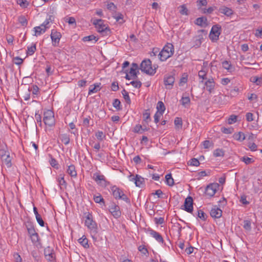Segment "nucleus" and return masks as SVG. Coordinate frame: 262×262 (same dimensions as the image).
I'll use <instances>...</instances> for the list:
<instances>
[{
    "label": "nucleus",
    "mask_w": 262,
    "mask_h": 262,
    "mask_svg": "<svg viewBox=\"0 0 262 262\" xmlns=\"http://www.w3.org/2000/svg\"><path fill=\"white\" fill-rule=\"evenodd\" d=\"M84 215L85 218L84 225L88 228L93 241H97L98 237V225L94 220L91 213L85 212Z\"/></svg>",
    "instance_id": "obj_1"
},
{
    "label": "nucleus",
    "mask_w": 262,
    "mask_h": 262,
    "mask_svg": "<svg viewBox=\"0 0 262 262\" xmlns=\"http://www.w3.org/2000/svg\"><path fill=\"white\" fill-rule=\"evenodd\" d=\"M174 52V46L172 43H167L158 54L161 61L166 60L171 57Z\"/></svg>",
    "instance_id": "obj_2"
},
{
    "label": "nucleus",
    "mask_w": 262,
    "mask_h": 262,
    "mask_svg": "<svg viewBox=\"0 0 262 262\" xmlns=\"http://www.w3.org/2000/svg\"><path fill=\"white\" fill-rule=\"evenodd\" d=\"M157 68L158 66H152L150 59L144 60L140 64L141 70L150 75H153L156 73Z\"/></svg>",
    "instance_id": "obj_3"
},
{
    "label": "nucleus",
    "mask_w": 262,
    "mask_h": 262,
    "mask_svg": "<svg viewBox=\"0 0 262 262\" xmlns=\"http://www.w3.org/2000/svg\"><path fill=\"white\" fill-rule=\"evenodd\" d=\"M97 28V31L103 35H107L110 30L108 26L104 24V21L101 19H95L93 23Z\"/></svg>",
    "instance_id": "obj_4"
},
{
    "label": "nucleus",
    "mask_w": 262,
    "mask_h": 262,
    "mask_svg": "<svg viewBox=\"0 0 262 262\" xmlns=\"http://www.w3.org/2000/svg\"><path fill=\"white\" fill-rule=\"evenodd\" d=\"M43 120L46 125L49 126H53L55 124L54 113L51 110H48L45 112Z\"/></svg>",
    "instance_id": "obj_5"
},
{
    "label": "nucleus",
    "mask_w": 262,
    "mask_h": 262,
    "mask_svg": "<svg viewBox=\"0 0 262 262\" xmlns=\"http://www.w3.org/2000/svg\"><path fill=\"white\" fill-rule=\"evenodd\" d=\"M221 27L218 25H213L209 34V38L212 41H216L221 33Z\"/></svg>",
    "instance_id": "obj_6"
},
{
    "label": "nucleus",
    "mask_w": 262,
    "mask_h": 262,
    "mask_svg": "<svg viewBox=\"0 0 262 262\" xmlns=\"http://www.w3.org/2000/svg\"><path fill=\"white\" fill-rule=\"evenodd\" d=\"M44 255L48 262H56L55 254L51 247L48 246L45 249Z\"/></svg>",
    "instance_id": "obj_7"
},
{
    "label": "nucleus",
    "mask_w": 262,
    "mask_h": 262,
    "mask_svg": "<svg viewBox=\"0 0 262 262\" xmlns=\"http://www.w3.org/2000/svg\"><path fill=\"white\" fill-rule=\"evenodd\" d=\"M219 185L217 183H212L208 185L205 189V193L209 196H213L216 193Z\"/></svg>",
    "instance_id": "obj_8"
},
{
    "label": "nucleus",
    "mask_w": 262,
    "mask_h": 262,
    "mask_svg": "<svg viewBox=\"0 0 262 262\" xmlns=\"http://www.w3.org/2000/svg\"><path fill=\"white\" fill-rule=\"evenodd\" d=\"M61 37V34L60 32L54 30H52L51 38L52 41V45L54 47H57L58 46Z\"/></svg>",
    "instance_id": "obj_9"
},
{
    "label": "nucleus",
    "mask_w": 262,
    "mask_h": 262,
    "mask_svg": "<svg viewBox=\"0 0 262 262\" xmlns=\"http://www.w3.org/2000/svg\"><path fill=\"white\" fill-rule=\"evenodd\" d=\"M109 211L113 216L116 219L119 217L121 215L120 207L114 202L112 203L110 206Z\"/></svg>",
    "instance_id": "obj_10"
},
{
    "label": "nucleus",
    "mask_w": 262,
    "mask_h": 262,
    "mask_svg": "<svg viewBox=\"0 0 262 262\" xmlns=\"http://www.w3.org/2000/svg\"><path fill=\"white\" fill-rule=\"evenodd\" d=\"M186 211L191 213L193 211V199L191 196H188L186 198L184 204V208Z\"/></svg>",
    "instance_id": "obj_11"
},
{
    "label": "nucleus",
    "mask_w": 262,
    "mask_h": 262,
    "mask_svg": "<svg viewBox=\"0 0 262 262\" xmlns=\"http://www.w3.org/2000/svg\"><path fill=\"white\" fill-rule=\"evenodd\" d=\"M206 89L209 93H211L214 91L215 83L212 77L209 78L204 82Z\"/></svg>",
    "instance_id": "obj_12"
},
{
    "label": "nucleus",
    "mask_w": 262,
    "mask_h": 262,
    "mask_svg": "<svg viewBox=\"0 0 262 262\" xmlns=\"http://www.w3.org/2000/svg\"><path fill=\"white\" fill-rule=\"evenodd\" d=\"M175 81V78L171 75H165L164 78V83L167 89H171L172 88Z\"/></svg>",
    "instance_id": "obj_13"
},
{
    "label": "nucleus",
    "mask_w": 262,
    "mask_h": 262,
    "mask_svg": "<svg viewBox=\"0 0 262 262\" xmlns=\"http://www.w3.org/2000/svg\"><path fill=\"white\" fill-rule=\"evenodd\" d=\"M129 179L131 181H134L135 184L137 187H141L144 182V179L138 174H136L135 177L133 174L129 176Z\"/></svg>",
    "instance_id": "obj_14"
},
{
    "label": "nucleus",
    "mask_w": 262,
    "mask_h": 262,
    "mask_svg": "<svg viewBox=\"0 0 262 262\" xmlns=\"http://www.w3.org/2000/svg\"><path fill=\"white\" fill-rule=\"evenodd\" d=\"M210 214L214 219H219L222 215V210L216 206H214L211 209Z\"/></svg>",
    "instance_id": "obj_15"
},
{
    "label": "nucleus",
    "mask_w": 262,
    "mask_h": 262,
    "mask_svg": "<svg viewBox=\"0 0 262 262\" xmlns=\"http://www.w3.org/2000/svg\"><path fill=\"white\" fill-rule=\"evenodd\" d=\"M93 179L98 184L106 186L107 181L105 179V177L103 175H101L98 173H94Z\"/></svg>",
    "instance_id": "obj_16"
},
{
    "label": "nucleus",
    "mask_w": 262,
    "mask_h": 262,
    "mask_svg": "<svg viewBox=\"0 0 262 262\" xmlns=\"http://www.w3.org/2000/svg\"><path fill=\"white\" fill-rule=\"evenodd\" d=\"M219 12L229 17L233 14V11L232 9L225 6L220 7L218 10Z\"/></svg>",
    "instance_id": "obj_17"
},
{
    "label": "nucleus",
    "mask_w": 262,
    "mask_h": 262,
    "mask_svg": "<svg viewBox=\"0 0 262 262\" xmlns=\"http://www.w3.org/2000/svg\"><path fill=\"white\" fill-rule=\"evenodd\" d=\"M205 32L206 31L204 30H200L198 31V33L200 34L194 37L195 43L194 46L199 47L201 46L202 43V40L203 39V36L202 33Z\"/></svg>",
    "instance_id": "obj_18"
},
{
    "label": "nucleus",
    "mask_w": 262,
    "mask_h": 262,
    "mask_svg": "<svg viewBox=\"0 0 262 262\" xmlns=\"http://www.w3.org/2000/svg\"><path fill=\"white\" fill-rule=\"evenodd\" d=\"M148 231L150 235H151L154 238L156 239L158 242L163 243L164 242L163 238L162 236L157 232V231L151 229H149Z\"/></svg>",
    "instance_id": "obj_19"
},
{
    "label": "nucleus",
    "mask_w": 262,
    "mask_h": 262,
    "mask_svg": "<svg viewBox=\"0 0 262 262\" xmlns=\"http://www.w3.org/2000/svg\"><path fill=\"white\" fill-rule=\"evenodd\" d=\"M1 160L3 162V164H4L7 168H10L11 167L12 158L10 157L9 154L2 156V158H1Z\"/></svg>",
    "instance_id": "obj_20"
},
{
    "label": "nucleus",
    "mask_w": 262,
    "mask_h": 262,
    "mask_svg": "<svg viewBox=\"0 0 262 262\" xmlns=\"http://www.w3.org/2000/svg\"><path fill=\"white\" fill-rule=\"evenodd\" d=\"M113 195L116 199H120L122 193L123 192L120 189L116 186H113L111 187Z\"/></svg>",
    "instance_id": "obj_21"
},
{
    "label": "nucleus",
    "mask_w": 262,
    "mask_h": 262,
    "mask_svg": "<svg viewBox=\"0 0 262 262\" xmlns=\"http://www.w3.org/2000/svg\"><path fill=\"white\" fill-rule=\"evenodd\" d=\"M138 68V66L136 63H133L132 64V67L130 69L129 73L130 76L132 77L133 79H136L137 78V70Z\"/></svg>",
    "instance_id": "obj_22"
},
{
    "label": "nucleus",
    "mask_w": 262,
    "mask_h": 262,
    "mask_svg": "<svg viewBox=\"0 0 262 262\" xmlns=\"http://www.w3.org/2000/svg\"><path fill=\"white\" fill-rule=\"evenodd\" d=\"M195 24L202 27H206L207 25V19L205 17H198L195 20Z\"/></svg>",
    "instance_id": "obj_23"
},
{
    "label": "nucleus",
    "mask_w": 262,
    "mask_h": 262,
    "mask_svg": "<svg viewBox=\"0 0 262 262\" xmlns=\"http://www.w3.org/2000/svg\"><path fill=\"white\" fill-rule=\"evenodd\" d=\"M79 243L85 249L89 248V245L88 244V239L86 237L83 235L78 239Z\"/></svg>",
    "instance_id": "obj_24"
},
{
    "label": "nucleus",
    "mask_w": 262,
    "mask_h": 262,
    "mask_svg": "<svg viewBox=\"0 0 262 262\" xmlns=\"http://www.w3.org/2000/svg\"><path fill=\"white\" fill-rule=\"evenodd\" d=\"M67 172L72 177H76L77 176V172L74 165H71L68 166Z\"/></svg>",
    "instance_id": "obj_25"
},
{
    "label": "nucleus",
    "mask_w": 262,
    "mask_h": 262,
    "mask_svg": "<svg viewBox=\"0 0 262 262\" xmlns=\"http://www.w3.org/2000/svg\"><path fill=\"white\" fill-rule=\"evenodd\" d=\"M233 137L235 140L239 141H242L245 139L244 134L241 132L235 133Z\"/></svg>",
    "instance_id": "obj_26"
},
{
    "label": "nucleus",
    "mask_w": 262,
    "mask_h": 262,
    "mask_svg": "<svg viewBox=\"0 0 262 262\" xmlns=\"http://www.w3.org/2000/svg\"><path fill=\"white\" fill-rule=\"evenodd\" d=\"M59 138L61 141L65 144L68 145L69 144L70 139L69 136L66 134H61L60 135Z\"/></svg>",
    "instance_id": "obj_27"
},
{
    "label": "nucleus",
    "mask_w": 262,
    "mask_h": 262,
    "mask_svg": "<svg viewBox=\"0 0 262 262\" xmlns=\"http://www.w3.org/2000/svg\"><path fill=\"white\" fill-rule=\"evenodd\" d=\"M166 183L169 186H172L174 185V180L172 178L171 173H169L165 176Z\"/></svg>",
    "instance_id": "obj_28"
},
{
    "label": "nucleus",
    "mask_w": 262,
    "mask_h": 262,
    "mask_svg": "<svg viewBox=\"0 0 262 262\" xmlns=\"http://www.w3.org/2000/svg\"><path fill=\"white\" fill-rule=\"evenodd\" d=\"M157 112L160 113L161 114H163L165 110V107L163 102L159 101L157 106Z\"/></svg>",
    "instance_id": "obj_29"
},
{
    "label": "nucleus",
    "mask_w": 262,
    "mask_h": 262,
    "mask_svg": "<svg viewBox=\"0 0 262 262\" xmlns=\"http://www.w3.org/2000/svg\"><path fill=\"white\" fill-rule=\"evenodd\" d=\"M99 85L98 84H95L94 86L91 85L89 90V95L97 92L99 90Z\"/></svg>",
    "instance_id": "obj_30"
},
{
    "label": "nucleus",
    "mask_w": 262,
    "mask_h": 262,
    "mask_svg": "<svg viewBox=\"0 0 262 262\" xmlns=\"http://www.w3.org/2000/svg\"><path fill=\"white\" fill-rule=\"evenodd\" d=\"M113 17L116 19V21L118 22L120 24H122L125 22L123 19V15L121 13H118L116 15L114 16Z\"/></svg>",
    "instance_id": "obj_31"
},
{
    "label": "nucleus",
    "mask_w": 262,
    "mask_h": 262,
    "mask_svg": "<svg viewBox=\"0 0 262 262\" xmlns=\"http://www.w3.org/2000/svg\"><path fill=\"white\" fill-rule=\"evenodd\" d=\"M121 93L126 102L127 104H130L131 100L128 95V93L125 89H123Z\"/></svg>",
    "instance_id": "obj_32"
},
{
    "label": "nucleus",
    "mask_w": 262,
    "mask_h": 262,
    "mask_svg": "<svg viewBox=\"0 0 262 262\" xmlns=\"http://www.w3.org/2000/svg\"><path fill=\"white\" fill-rule=\"evenodd\" d=\"M98 38H97L94 35H91L89 36H85L82 38V40L83 41H91L94 40V43H95L98 40Z\"/></svg>",
    "instance_id": "obj_33"
},
{
    "label": "nucleus",
    "mask_w": 262,
    "mask_h": 262,
    "mask_svg": "<svg viewBox=\"0 0 262 262\" xmlns=\"http://www.w3.org/2000/svg\"><path fill=\"white\" fill-rule=\"evenodd\" d=\"M222 66L223 68L230 72L233 69L231 63H230V62L227 60H225L222 62Z\"/></svg>",
    "instance_id": "obj_34"
},
{
    "label": "nucleus",
    "mask_w": 262,
    "mask_h": 262,
    "mask_svg": "<svg viewBox=\"0 0 262 262\" xmlns=\"http://www.w3.org/2000/svg\"><path fill=\"white\" fill-rule=\"evenodd\" d=\"M26 227L30 236L33 235V234L37 233L35 230L33 225H32L31 224H29L28 225L26 226Z\"/></svg>",
    "instance_id": "obj_35"
},
{
    "label": "nucleus",
    "mask_w": 262,
    "mask_h": 262,
    "mask_svg": "<svg viewBox=\"0 0 262 262\" xmlns=\"http://www.w3.org/2000/svg\"><path fill=\"white\" fill-rule=\"evenodd\" d=\"M198 76L200 79H202V80L200 82L201 83L204 82V80H207V73L204 70H200L198 73Z\"/></svg>",
    "instance_id": "obj_36"
},
{
    "label": "nucleus",
    "mask_w": 262,
    "mask_h": 262,
    "mask_svg": "<svg viewBox=\"0 0 262 262\" xmlns=\"http://www.w3.org/2000/svg\"><path fill=\"white\" fill-rule=\"evenodd\" d=\"M143 120L148 123L150 121V113L149 110H146L143 113Z\"/></svg>",
    "instance_id": "obj_37"
},
{
    "label": "nucleus",
    "mask_w": 262,
    "mask_h": 262,
    "mask_svg": "<svg viewBox=\"0 0 262 262\" xmlns=\"http://www.w3.org/2000/svg\"><path fill=\"white\" fill-rule=\"evenodd\" d=\"M36 50V45L34 44L30 47L27 48V54L28 55H33Z\"/></svg>",
    "instance_id": "obj_38"
},
{
    "label": "nucleus",
    "mask_w": 262,
    "mask_h": 262,
    "mask_svg": "<svg viewBox=\"0 0 262 262\" xmlns=\"http://www.w3.org/2000/svg\"><path fill=\"white\" fill-rule=\"evenodd\" d=\"M179 9V12L181 14L185 15H188V10L185 5L180 6Z\"/></svg>",
    "instance_id": "obj_39"
},
{
    "label": "nucleus",
    "mask_w": 262,
    "mask_h": 262,
    "mask_svg": "<svg viewBox=\"0 0 262 262\" xmlns=\"http://www.w3.org/2000/svg\"><path fill=\"white\" fill-rule=\"evenodd\" d=\"M93 199L96 203H102L103 204H104V199H103V198L102 197V196L100 194L98 193V195H94V197H93Z\"/></svg>",
    "instance_id": "obj_40"
},
{
    "label": "nucleus",
    "mask_w": 262,
    "mask_h": 262,
    "mask_svg": "<svg viewBox=\"0 0 262 262\" xmlns=\"http://www.w3.org/2000/svg\"><path fill=\"white\" fill-rule=\"evenodd\" d=\"M35 30V36L40 35V34L44 33L45 32V29H41V27L37 26L34 28Z\"/></svg>",
    "instance_id": "obj_41"
},
{
    "label": "nucleus",
    "mask_w": 262,
    "mask_h": 262,
    "mask_svg": "<svg viewBox=\"0 0 262 262\" xmlns=\"http://www.w3.org/2000/svg\"><path fill=\"white\" fill-rule=\"evenodd\" d=\"M58 181L60 185L66 186L67 183L64 179V174L60 173L58 176Z\"/></svg>",
    "instance_id": "obj_42"
},
{
    "label": "nucleus",
    "mask_w": 262,
    "mask_h": 262,
    "mask_svg": "<svg viewBox=\"0 0 262 262\" xmlns=\"http://www.w3.org/2000/svg\"><path fill=\"white\" fill-rule=\"evenodd\" d=\"M174 125H175L176 127L177 128H179H179H182V119L181 118L177 117L174 119Z\"/></svg>",
    "instance_id": "obj_43"
},
{
    "label": "nucleus",
    "mask_w": 262,
    "mask_h": 262,
    "mask_svg": "<svg viewBox=\"0 0 262 262\" xmlns=\"http://www.w3.org/2000/svg\"><path fill=\"white\" fill-rule=\"evenodd\" d=\"M113 105L117 110H121V102L120 100L118 99H115L114 100V101L113 102Z\"/></svg>",
    "instance_id": "obj_44"
},
{
    "label": "nucleus",
    "mask_w": 262,
    "mask_h": 262,
    "mask_svg": "<svg viewBox=\"0 0 262 262\" xmlns=\"http://www.w3.org/2000/svg\"><path fill=\"white\" fill-rule=\"evenodd\" d=\"M251 222L249 220H245L244 221V228L247 231H251Z\"/></svg>",
    "instance_id": "obj_45"
},
{
    "label": "nucleus",
    "mask_w": 262,
    "mask_h": 262,
    "mask_svg": "<svg viewBox=\"0 0 262 262\" xmlns=\"http://www.w3.org/2000/svg\"><path fill=\"white\" fill-rule=\"evenodd\" d=\"M127 84H131L135 88H140L142 85V83L139 80H133L129 83H127Z\"/></svg>",
    "instance_id": "obj_46"
},
{
    "label": "nucleus",
    "mask_w": 262,
    "mask_h": 262,
    "mask_svg": "<svg viewBox=\"0 0 262 262\" xmlns=\"http://www.w3.org/2000/svg\"><path fill=\"white\" fill-rule=\"evenodd\" d=\"M233 128L231 127L229 128L223 127L221 128L222 132L225 134H231L233 132Z\"/></svg>",
    "instance_id": "obj_47"
},
{
    "label": "nucleus",
    "mask_w": 262,
    "mask_h": 262,
    "mask_svg": "<svg viewBox=\"0 0 262 262\" xmlns=\"http://www.w3.org/2000/svg\"><path fill=\"white\" fill-rule=\"evenodd\" d=\"M95 136L97 139L100 141L103 140V139L105 138V135L104 134L102 131H98L96 133Z\"/></svg>",
    "instance_id": "obj_48"
},
{
    "label": "nucleus",
    "mask_w": 262,
    "mask_h": 262,
    "mask_svg": "<svg viewBox=\"0 0 262 262\" xmlns=\"http://www.w3.org/2000/svg\"><path fill=\"white\" fill-rule=\"evenodd\" d=\"M18 20L19 23L23 26H26L27 25V20L25 16H20L18 18Z\"/></svg>",
    "instance_id": "obj_49"
},
{
    "label": "nucleus",
    "mask_w": 262,
    "mask_h": 262,
    "mask_svg": "<svg viewBox=\"0 0 262 262\" xmlns=\"http://www.w3.org/2000/svg\"><path fill=\"white\" fill-rule=\"evenodd\" d=\"M213 155L215 157H223L224 152L222 149H216L214 151Z\"/></svg>",
    "instance_id": "obj_50"
},
{
    "label": "nucleus",
    "mask_w": 262,
    "mask_h": 262,
    "mask_svg": "<svg viewBox=\"0 0 262 262\" xmlns=\"http://www.w3.org/2000/svg\"><path fill=\"white\" fill-rule=\"evenodd\" d=\"M241 161L244 162L246 164H249L254 162L253 159L247 157H243L241 159Z\"/></svg>",
    "instance_id": "obj_51"
},
{
    "label": "nucleus",
    "mask_w": 262,
    "mask_h": 262,
    "mask_svg": "<svg viewBox=\"0 0 262 262\" xmlns=\"http://www.w3.org/2000/svg\"><path fill=\"white\" fill-rule=\"evenodd\" d=\"M188 164L191 166H198L200 165V162L198 159L193 158L189 161Z\"/></svg>",
    "instance_id": "obj_52"
},
{
    "label": "nucleus",
    "mask_w": 262,
    "mask_h": 262,
    "mask_svg": "<svg viewBox=\"0 0 262 262\" xmlns=\"http://www.w3.org/2000/svg\"><path fill=\"white\" fill-rule=\"evenodd\" d=\"M181 103L183 105L185 106L190 103V100L188 96H183L181 100Z\"/></svg>",
    "instance_id": "obj_53"
},
{
    "label": "nucleus",
    "mask_w": 262,
    "mask_h": 262,
    "mask_svg": "<svg viewBox=\"0 0 262 262\" xmlns=\"http://www.w3.org/2000/svg\"><path fill=\"white\" fill-rule=\"evenodd\" d=\"M198 217L202 220L205 221L207 217V215L201 210H199L198 211Z\"/></svg>",
    "instance_id": "obj_54"
},
{
    "label": "nucleus",
    "mask_w": 262,
    "mask_h": 262,
    "mask_svg": "<svg viewBox=\"0 0 262 262\" xmlns=\"http://www.w3.org/2000/svg\"><path fill=\"white\" fill-rule=\"evenodd\" d=\"M251 81L253 82L256 83V84L259 85L262 83V78L254 76L251 77Z\"/></svg>",
    "instance_id": "obj_55"
},
{
    "label": "nucleus",
    "mask_w": 262,
    "mask_h": 262,
    "mask_svg": "<svg viewBox=\"0 0 262 262\" xmlns=\"http://www.w3.org/2000/svg\"><path fill=\"white\" fill-rule=\"evenodd\" d=\"M237 121V116L234 115H231L228 119V123L232 124L236 122Z\"/></svg>",
    "instance_id": "obj_56"
},
{
    "label": "nucleus",
    "mask_w": 262,
    "mask_h": 262,
    "mask_svg": "<svg viewBox=\"0 0 262 262\" xmlns=\"http://www.w3.org/2000/svg\"><path fill=\"white\" fill-rule=\"evenodd\" d=\"M138 250L144 255L148 254V251L144 245L139 246Z\"/></svg>",
    "instance_id": "obj_57"
},
{
    "label": "nucleus",
    "mask_w": 262,
    "mask_h": 262,
    "mask_svg": "<svg viewBox=\"0 0 262 262\" xmlns=\"http://www.w3.org/2000/svg\"><path fill=\"white\" fill-rule=\"evenodd\" d=\"M35 217H36L37 222L39 224V225L41 227H43L45 226V222L43 221L41 215L39 214L38 216H36Z\"/></svg>",
    "instance_id": "obj_58"
},
{
    "label": "nucleus",
    "mask_w": 262,
    "mask_h": 262,
    "mask_svg": "<svg viewBox=\"0 0 262 262\" xmlns=\"http://www.w3.org/2000/svg\"><path fill=\"white\" fill-rule=\"evenodd\" d=\"M30 236L32 242L33 243H36L37 242H38L39 236H38V234L37 233L33 234V235H31Z\"/></svg>",
    "instance_id": "obj_59"
},
{
    "label": "nucleus",
    "mask_w": 262,
    "mask_h": 262,
    "mask_svg": "<svg viewBox=\"0 0 262 262\" xmlns=\"http://www.w3.org/2000/svg\"><path fill=\"white\" fill-rule=\"evenodd\" d=\"M18 4H19L21 7L26 8L28 5L27 1L26 0H18L17 1Z\"/></svg>",
    "instance_id": "obj_60"
},
{
    "label": "nucleus",
    "mask_w": 262,
    "mask_h": 262,
    "mask_svg": "<svg viewBox=\"0 0 262 262\" xmlns=\"http://www.w3.org/2000/svg\"><path fill=\"white\" fill-rule=\"evenodd\" d=\"M120 199H122V200L124 201L128 204H130L129 199L123 192L122 193L121 197L120 198Z\"/></svg>",
    "instance_id": "obj_61"
},
{
    "label": "nucleus",
    "mask_w": 262,
    "mask_h": 262,
    "mask_svg": "<svg viewBox=\"0 0 262 262\" xmlns=\"http://www.w3.org/2000/svg\"><path fill=\"white\" fill-rule=\"evenodd\" d=\"M111 89L113 91H117L119 90V86L117 82H113L111 85Z\"/></svg>",
    "instance_id": "obj_62"
},
{
    "label": "nucleus",
    "mask_w": 262,
    "mask_h": 262,
    "mask_svg": "<svg viewBox=\"0 0 262 262\" xmlns=\"http://www.w3.org/2000/svg\"><path fill=\"white\" fill-rule=\"evenodd\" d=\"M13 257L15 262H22V259L18 253H15L13 254Z\"/></svg>",
    "instance_id": "obj_63"
},
{
    "label": "nucleus",
    "mask_w": 262,
    "mask_h": 262,
    "mask_svg": "<svg viewBox=\"0 0 262 262\" xmlns=\"http://www.w3.org/2000/svg\"><path fill=\"white\" fill-rule=\"evenodd\" d=\"M66 21L68 22L70 25L76 24L75 19L73 17H70L66 18Z\"/></svg>",
    "instance_id": "obj_64"
}]
</instances>
